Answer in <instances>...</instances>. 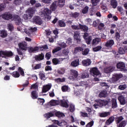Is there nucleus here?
<instances>
[{"mask_svg":"<svg viewBox=\"0 0 127 127\" xmlns=\"http://www.w3.org/2000/svg\"><path fill=\"white\" fill-rule=\"evenodd\" d=\"M108 96L107 93L106 91H101L99 95L100 98H107Z\"/></svg>","mask_w":127,"mask_h":127,"instance_id":"cd10ccee","label":"nucleus"},{"mask_svg":"<svg viewBox=\"0 0 127 127\" xmlns=\"http://www.w3.org/2000/svg\"><path fill=\"white\" fill-rule=\"evenodd\" d=\"M24 19L25 20H28V19H30L31 18V17L29 16V15L27 14H24L23 15Z\"/></svg>","mask_w":127,"mask_h":127,"instance_id":"e2e57ef3","label":"nucleus"},{"mask_svg":"<svg viewBox=\"0 0 127 127\" xmlns=\"http://www.w3.org/2000/svg\"><path fill=\"white\" fill-rule=\"evenodd\" d=\"M91 63H92V62L91 61V60L90 59L83 60L82 61V64L83 66H85V67H87V66H90Z\"/></svg>","mask_w":127,"mask_h":127,"instance_id":"ddd939ff","label":"nucleus"},{"mask_svg":"<svg viewBox=\"0 0 127 127\" xmlns=\"http://www.w3.org/2000/svg\"><path fill=\"white\" fill-rule=\"evenodd\" d=\"M117 68L118 69H121V70H124L126 68V64L124 62H119L117 64Z\"/></svg>","mask_w":127,"mask_h":127,"instance_id":"aec40b11","label":"nucleus"},{"mask_svg":"<svg viewBox=\"0 0 127 127\" xmlns=\"http://www.w3.org/2000/svg\"><path fill=\"white\" fill-rule=\"evenodd\" d=\"M63 54L65 55V56H68V54H69V51L67 49H64L63 50Z\"/></svg>","mask_w":127,"mask_h":127,"instance_id":"052dcab7","label":"nucleus"},{"mask_svg":"<svg viewBox=\"0 0 127 127\" xmlns=\"http://www.w3.org/2000/svg\"><path fill=\"white\" fill-rule=\"evenodd\" d=\"M26 12L28 15H29L30 17H32L34 14V8L33 7H30L26 10Z\"/></svg>","mask_w":127,"mask_h":127,"instance_id":"f3484780","label":"nucleus"},{"mask_svg":"<svg viewBox=\"0 0 127 127\" xmlns=\"http://www.w3.org/2000/svg\"><path fill=\"white\" fill-rule=\"evenodd\" d=\"M109 116H111V112H105L99 113V117H100V118H107V117H109Z\"/></svg>","mask_w":127,"mask_h":127,"instance_id":"4be33fe9","label":"nucleus"},{"mask_svg":"<svg viewBox=\"0 0 127 127\" xmlns=\"http://www.w3.org/2000/svg\"><path fill=\"white\" fill-rule=\"evenodd\" d=\"M11 75L12 77H14V78H19L20 76V74H19V72L18 71H13Z\"/></svg>","mask_w":127,"mask_h":127,"instance_id":"473e14b6","label":"nucleus"},{"mask_svg":"<svg viewBox=\"0 0 127 127\" xmlns=\"http://www.w3.org/2000/svg\"><path fill=\"white\" fill-rule=\"evenodd\" d=\"M71 17H73V18H77L79 16V13L75 12L74 13L71 12L70 14Z\"/></svg>","mask_w":127,"mask_h":127,"instance_id":"79ce46f5","label":"nucleus"},{"mask_svg":"<svg viewBox=\"0 0 127 127\" xmlns=\"http://www.w3.org/2000/svg\"><path fill=\"white\" fill-rule=\"evenodd\" d=\"M73 38L78 44L81 43V37H80V32L76 31L74 32Z\"/></svg>","mask_w":127,"mask_h":127,"instance_id":"39448f33","label":"nucleus"},{"mask_svg":"<svg viewBox=\"0 0 127 127\" xmlns=\"http://www.w3.org/2000/svg\"><path fill=\"white\" fill-rule=\"evenodd\" d=\"M111 29H110V33L111 34H114L115 33V31L114 30V29L116 28L117 27V25H116L115 24H112L111 25Z\"/></svg>","mask_w":127,"mask_h":127,"instance_id":"c9c22d12","label":"nucleus"},{"mask_svg":"<svg viewBox=\"0 0 127 127\" xmlns=\"http://www.w3.org/2000/svg\"><path fill=\"white\" fill-rule=\"evenodd\" d=\"M39 76L41 80H44V78H45V73H44L43 71H40Z\"/></svg>","mask_w":127,"mask_h":127,"instance_id":"4c0bfd02","label":"nucleus"},{"mask_svg":"<svg viewBox=\"0 0 127 127\" xmlns=\"http://www.w3.org/2000/svg\"><path fill=\"white\" fill-rule=\"evenodd\" d=\"M119 88L120 90H125V89H127V85L126 84L121 85L119 86Z\"/></svg>","mask_w":127,"mask_h":127,"instance_id":"4d7b16f0","label":"nucleus"},{"mask_svg":"<svg viewBox=\"0 0 127 127\" xmlns=\"http://www.w3.org/2000/svg\"><path fill=\"white\" fill-rule=\"evenodd\" d=\"M18 72H19L20 75H21L22 77H24V70H23V68H21V67H19Z\"/></svg>","mask_w":127,"mask_h":127,"instance_id":"a18cd8bd","label":"nucleus"},{"mask_svg":"<svg viewBox=\"0 0 127 127\" xmlns=\"http://www.w3.org/2000/svg\"><path fill=\"white\" fill-rule=\"evenodd\" d=\"M68 86H66V85L63 86L62 87V90L63 91V92H67V91H68Z\"/></svg>","mask_w":127,"mask_h":127,"instance_id":"69168bd1","label":"nucleus"},{"mask_svg":"<svg viewBox=\"0 0 127 127\" xmlns=\"http://www.w3.org/2000/svg\"><path fill=\"white\" fill-rule=\"evenodd\" d=\"M115 118L114 117V116L110 117L107 121H106V125L107 126H109V125H111L114 121H115Z\"/></svg>","mask_w":127,"mask_h":127,"instance_id":"bb28decb","label":"nucleus"},{"mask_svg":"<svg viewBox=\"0 0 127 127\" xmlns=\"http://www.w3.org/2000/svg\"><path fill=\"white\" fill-rule=\"evenodd\" d=\"M45 57L47 60H49L51 58V52H48L46 54Z\"/></svg>","mask_w":127,"mask_h":127,"instance_id":"5fc2aeb1","label":"nucleus"},{"mask_svg":"<svg viewBox=\"0 0 127 127\" xmlns=\"http://www.w3.org/2000/svg\"><path fill=\"white\" fill-rule=\"evenodd\" d=\"M112 107L113 109H116L118 108V103H117V99L116 98L112 99L111 101Z\"/></svg>","mask_w":127,"mask_h":127,"instance_id":"393cba45","label":"nucleus"},{"mask_svg":"<svg viewBox=\"0 0 127 127\" xmlns=\"http://www.w3.org/2000/svg\"><path fill=\"white\" fill-rule=\"evenodd\" d=\"M79 64L80 60H79V59H76L71 62L70 66H71V67H77V66H79Z\"/></svg>","mask_w":127,"mask_h":127,"instance_id":"6ab92c4d","label":"nucleus"},{"mask_svg":"<svg viewBox=\"0 0 127 127\" xmlns=\"http://www.w3.org/2000/svg\"><path fill=\"white\" fill-rule=\"evenodd\" d=\"M116 79L117 80V81H119V80H120V79H121V78H122V77H123V75H121V74H115L114 75H113Z\"/></svg>","mask_w":127,"mask_h":127,"instance_id":"6e6d98bb","label":"nucleus"},{"mask_svg":"<svg viewBox=\"0 0 127 127\" xmlns=\"http://www.w3.org/2000/svg\"><path fill=\"white\" fill-rule=\"evenodd\" d=\"M120 54H125L126 53V50L124 48L120 47L119 49V53Z\"/></svg>","mask_w":127,"mask_h":127,"instance_id":"603ef678","label":"nucleus"},{"mask_svg":"<svg viewBox=\"0 0 127 127\" xmlns=\"http://www.w3.org/2000/svg\"><path fill=\"white\" fill-rule=\"evenodd\" d=\"M90 74L93 76H99L100 74V70L96 67L91 68L90 70Z\"/></svg>","mask_w":127,"mask_h":127,"instance_id":"0eeeda50","label":"nucleus"},{"mask_svg":"<svg viewBox=\"0 0 127 127\" xmlns=\"http://www.w3.org/2000/svg\"><path fill=\"white\" fill-rule=\"evenodd\" d=\"M100 41H101V39H100V38H96L95 39L92 40V45H95V44H98V43H99Z\"/></svg>","mask_w":127,"mask_h":127,"instance_id":"58836bf2","label":"nucleus"},{"mask_svg":"<svg viewBox=\"0 0 127 127\" xmlns=\"http://www.w3.org/2000/svg\"><path fill=\"white\" fill-rule=\"evenodd\" d=\"M8 28L10 31H12V30H13V25L11 24H8Z\"/></svg>","mask_w":127,"mask_h":127,"instance_id":"338daca9","label":"nucleus"},{"mask_svg":"<svg viewBox=\"0 0 127 127\" xmlns=\"http://www.w3.org/2000/svg\"><path fill=\"white\" fill-rule=\"evenodd\" d=\"M94 125V122L91 121L86 125V127H92Z\"/></svg>","mask_w":127,"mask_h":127,"instance_id":"774afa93","label":"nucleus"},{"mask_svg":"<svg viewBox=\"0 0 127 127\" xmlns=\"http://www.w3.org/2000/svg\"><path fill=\"white\" fill-rule=\"evenodd\" d=\"M109 103L111 104V100H110V99L107 100H99L97 102V106H99V107H103V106H106L107 105L109 106Z\"/></svg>","mask_w":127,"mask_h":127,"instance_id":"20e7f679","label":"nucleus"},{"mask_svg":"<svg viewBox=\"0 0 127 127\" xmlns=\"http://www.w3.org/2000/svg\"><path fill=\"white\" fill-rule=\"evenodd\" d=\"M33 21L35 24L41 25L43 23L42 19L39 16H35L33 18Z\"/></svg>","mask_w":127,"mask_h":127,"instance_id":"423d86ee","label":"nucleus"},{"mask_svg":"<svg viewBox=\"0 0 127 127\" xmlns=\"http://www.w3.org/2000/svg\"><path fill=\"white\" fill-rule=\"evenodd\" d=\"M115 44V41L114 40H109L105 43V47H108L109 48H111V47Z\"/></svg>","mask_w":127,"mask_h":127,"instance_id":"2eb2a0df","label":"nucleus"},{"mask_svg":"<svg viewBox=\"0 0 127 127\" xmlns=\"http://www.w3.org/2000/svg\"><path fill=\"white\" fill-rule=\"evenodd\" d=\"M82 55H88V54H89V52H90V50H89L88 48L85 49H84V51H82Z\"/></svg>","mask_w":127,"mask_h":127,"instance_id":"de8ad7c7","label":"nucleus"},{"mask_svg":"<svg viewBox=\"0 0 127 127\" xmlns=\"http://www.w3.org/2000/svg\"><path fill=\"white\" fill-rule=\"evenodd\" d=\"M85 42H86L87 44H91V41H92V37L91 36L88 37L84 39Z\"/></svg>","mask_w":127,"mask_h":127,"instance_id":"a19ab883","label":"nucleus"},{"mask_svg":"<svg viewBox=\"0 0 127 127\" xmlns=\"http://www.w3.org/2000/svg\"><path fill=\"white\" fill-rule=\"evenodd\" d=\"M1 17L5 20H9L12 18V15L9 13H5L1 15Z\"/></svg>","mask_w":127,"mask_h":127,"instance_id":"9b49d317","label":"nucleus"},{"mask_svg":"<svg viewBox=\"0 0 127 127\" xmlns=\"http://www.w3.org/2000/svg\"><path fill=\"white\" fill-rule=\"evenodd\" d=\"M52 62L54 65H57V64H59L60 62L58 59L54 58L52 60Z\"/></svg>","mask_w":127,"mask_h":127,"instance_id":"864d4df0","label":"nucleus"},{"mask_svg":"<svg viewBox=\"0 0 127 127\" xmlns=\"http://www.w3.org/2000/svg\"><path fill=\"white\" fill-rule=\"evenodd\" d=\"M101 49H102V46H98L97 47L93 48V51L94 52H98V51H100Z\"/></svg>","mask_w":127,"mask_h":127,"instance_id":"c03bdc74","label":"nucleus"},{"mask_svg":"<svg viewBox=\"0 0 127 127\" xmlns=\"http://www.w3.org/2000/svg\"><path fill=\"white\" fill-rule=\"evenodd\" d=\"M89 11V6H86L83 9H82V13L83 14H86V13H88Z\"/></svg>","mask_w":127,"mask_h":127,"instance_id":"49530a36","label":"nucleus"},{"mask_svg":"<svg viewBox=\"0 0 127 127\" xmlns=\"http://www.w3.org/2000/svg\"><path fill=\"white\" fill-rule=\"evenodd\" d=\"M44 117L46 119H50V118H52V117H54V114L52 112H48L44 115Z\"/></svg>","mask_w":127,"mask_h":127,"instance_id":"7c9ffc66","label":"nucleus"},{"mask_svg":"<svg viewBox=\"0 0 127 127\" xmlns=\"http://www.w3.org/2000/svg\"><path fill=\"white\" fill-rule=\"evenodd\" d=\"M2 55H3V56H7V57H11V56H13V53H12V52L11 51H0V57L5 58V57H2Z\"/></svg>","mask_w":127,"mask_h":127,"instance_id":"7ed1b4c3","label":"nucleus"},{"mask_svg":"<svg viewBox=\"0 0 127 127\" xmlns=\"http://www.w3.org/2000/svg\"><path fill=\"white\" fill-rule=\"evenodd\" d=\"M60 47H61V49H64V48H66L67 47V44L66 43L63 42L59 44Z\"/></svg>","mask_w":127,"mask_h":127,"instance_id":"09e8293b","label":"nucleus"},{"mask_svg":"<svg viewBox=\"0 0 127 127\" xmlns=\"http://www.w3.org/2000/svg\"><path fill=\"white\" fill-rule=\"evenodd\" d=\"M89 73L87 72H84L82 74L81 76V79H85V78H88Z\"/></svg>","mask_w":127,"mask_h":127,"instance_id":"8fccbe9b","label":"nucleus"},{"mask_svg":"<svg viewBox=\"0 0 127 127\" xmlns=\"http://www.w3.org/2000/svg\"><path fill=\"white\" fill-rule=\"evenodd\" d=\"M118 100L119 101L121 105H125L126 104V99L125 96L121 95L118 97Z\"/></svg>","mask_w":127,"mask_h":127,"instance_id":"5701e85b","label":"nucleus"},{"mask_svg":"<svg viewBox=\"0 0 127 127\" xmlns=\"http://www.w3.org/2000/svg\"><path fill=\"white\" fill-rule=\"evenodd\" d=\"M58 25L60 27H65L66 26V23H64L62 20H59L58 22Z\"/></svg>","mask_w":127,"mask_h":127,"instance_id":"e433bc0d","label":"nucleus"},{"mask_svg":"<svg viewBox=\"0 0 127 127\" xmlns=\"http://www.w3.org/2000/svg\"><path fill=\"white\" fill-rule=\"evenodd\" d=\"M65 5V0H59L58 1H55L51 5L50 9L52 11H55L57 8V5L60 7H63Z\"/></svg>","mask_w":127,"mask_h":127,"instance_id":"f257e3e1","label":"nucleus"},{"mask_svg":"<svg viewBox=\"0 0 127 127\" xmlns=\"http://www.w3.org/2000/svg\"><path fill=\"white\" fill-rule=\"evenodd\" d=\"M91 1L93 6H96L100 2V0H91Z\"/></svg>","mask_w":127,"mask_h":127,"instance_id":"ea45409f","label":"nucleus"},{"mask_svg":"<svg viewBox=\"0 0 127 127\" xmlns=\"http://www.w3.org/2000/svg\"><path fill=\"white\" fill-rule=\"evenodd\" d=\"M79 26H80V29H82L84 32H87V31H88V26L86 25H83L81 24H79Z\"/></svg>","mask_w":127,"mask_h":127,"instance_id":"c756f323","label":"nucleus"},{"mask_svg":"<svg viewBox=\"0 0 127 127\" xmlns=\"http://www.w3.org/2000/svg\"><path fill=\"white\" fill-rule=\"evenodd\" d=\"M31 97L33 100H35L38 98V92L36 90H33L31 92Z\"/></svg>","mask_w":127,"mask_h":127,"instance_id":"a211bd4d","label":"nucleus"},{"mask_svg":"<svg viewBox=\"0 0 127 127\" xmlns=\"http://www.w3.org/2000/svg\"><path fill=\"white\" fill-rule=\"evenodd\" d=\"M43 14L45 17L48 19H50L51 18V17L50 16L51 11H50L49 9L47 8H45L43 11Z\"/></svg>","mask_w":127,"mask_h":127,"instance_id":"9d476101","label":"nucleus"},{"mask_svg":"<svg viewBox=\"0 0 127 127\" xmlns=\"http://www.w3.org/2000/svg\"><path fill=\"white\" fill-rule=\"evenodd\" d=\"M82 51H84V48L82 47H76V48H74V50L73 51L74 53L75 54H77L78 52H80Z\"/></svg>","mask_w":127,"mask_h":127,"instance_id":"a878e982","label":"nucleus"},{"mask_svg":"<svg viewBox=\"0 0 127 127\" xmlns=\"http://www.w3.org/2000/svg\"><path fill=\"white\" fill-rule=\"evenodd\" d=\"M12 20L15 21V24H17V25H20V24H21V18H20V17H19L18 15L12 16Z\"/></svg>","mask_w":127,"mask_h":127,"instance_id":"6e6552de","label":"nucleus"},{"mask_svg":"<svg viewBox=\"0 0 127 127\" xmlns=\"http://www.w3.org/2000/svg\"><path fill=\"white\" fill-rule=\"evenodd\" d=\"M60 104L61 107H63L64 108H68L69 107L68 103H67V101L64 99L60 100Z\"/></svg>","mask_w":127,"mask_h":127,"instance_id":"b1692460","label":"nucleus"},{"mask_svg":"<svg viewBox=\"0 0 127 127\" xmlns=\"http://www.w3.org/2000/svg\"><path fill=\"white\" fill-rule=\"evenodd\" d=\"M39 50V48L38 47H35V48L30 47L29 48V52L30 53H32V52H35V51H38Z\"/></svg>","mask_w":127,"mask_h":127,"instance_id":"2f4dec72","label":"nucleus"},{"mask_svg":"<svg viewBox=\"0 0 127 127\" xmlns=\"http://www.w3.org/2000/svg\"><path fill=\"white\" fill-rule=\"evenodd\" d=\"M41 68V63H40L35 65V67H34V69L37 70L38 69H40Z\"/></svg>","mask_w":127,"mask_h":127,"instance_id":"13d9d810","label":"nucleus"},{"mask_svg":"<svg viewBox=\"0 0 127 127\" xmlns=\"http://www.w3.org/2000/svg\"><path fill=\"white\" fill-rule=\"evenodd\" d=\"M55 115V116L57 117L58 118H63V117H65V115L60 112H56Z\"/></svg>","mask_w":127,"mask_h":127,"instance_id":"f704fd0d","label":"nucleus"},{"mask_svg":"<svg viewBox=\"0 0 127 127\" xmlns=\"http://www.w3.org/2000/svg\"><path fill=\"white\" fill-rule=\"evenodd\" d=\"M71 28L75 30H79L80 29V26L76 25H72Z\"/></svg>","mask_w":127,"mask_h":127,"instance_id":"0e129e2a","label":"nucleus"},{"mask_svg":"<svg viewBox=\"0 0 127 127\" xmlns=\"http://www.w3.org/2000/svg\"><path fill=\"white\" fill-rule=\"evenodd\" d=\"M51 87H52L51 84L44 85L42 90V93H46V92H48V91L51 89Z\"/></svg>","mask_w":127,"mask_h":127,"instance_id":"f8f14e48","label":"nucleus"},{"mask_svg":"<svg viewBox=\"0 0 127 127\" xmlns=\"http://www.w3.org/2000/svg\"><path fill=\"white\" fill-rule=\"evenodd\" d=\"M124 119L123 116H117L115 117V122L117 125V127H125L127 126V121H123Z\"/></svg>","mask_w":127,"mask_h":127,"instance_id":"f03ea898","label":"nucleus"},{"mask_svg":"<svg viewBox=\"0 0 127 127\" xmlns=\"http://www.w3.org/2000/svg\"><path fill=\"white\" fill-rule=\"evenodd\" d=\"M18 45L21 50H27V43L23 41L19 43Z\"/></svg>","mask_w":127,"mask_h":127,"instance_id":"1a4fd4ad","label":"nucleus"},{"mask_svg":"<svg viewBox=\"0 0 127 127\" xmlns=\"http://www.w3.org/2000/svg\"><path fill=\"white\" fill-rule=\"evenodd\" d=\"M70 74L73 80L77 79V77H78V71H77L76 70L71 69L70 70Z\"/></svg>","mask_w":127,"mask_h":127,"instance_id":"dca6fc26","label":"nucleus"},{"mask_svg":"<svg viewBox=\"0 0 127 127\" xmlns=\"http://www.w3.org/2000/svg\"><path fill=\"white\" fill-rule=\"evenodd\" d=\"M5 8V3H1L0 4V11H2L3 9Z\"/></svg>","mask_w":127,"mask_h":127,"instance_id":"680f3d73","label":"nucleus"},{"mask_svg":"<svg viewBox=\"0 0 127 127\" xmlns=\"http://www.w3.org/2000/svg\"><path fill=\"white\" fill-rule=\"evenodd\" d=\"M60 50H61V47H58L53 50L52 53L53 54H55V53H57V52H58V51H60Z\"/></svg>","mask_w":127,"mask_h":127,"instance_id":"37998d69","label":"nucleus"},{"mask_svg":"<svg viewBox=\"0 0 127 127\" xmlns=\"http://www.w3.org/2000/svg\"><path fill=\"white\" fill-rule=\"evenodd\" d=\"M114 71V67L113 66H109L104 68V72L106 74H110L111 72Z\"/></svg>","mask_w":127,"mask_h":127,"instance_id":"412c9836","label":"nucleus"},{"mask_svg":"<svg viewBox=\"0 0 127 127\" xmlns=\"http://www.w3.org/2000/svg\"><path fill=\"white\" fill-rule=\"evenodd\" d=\"M0 36L2 38H4L5 37H6L7 36V33L5 30H2L0 31Z\"/></svg>","mask_w":127,"mask_h":127,"instance_id":"72a5a7b5","label":"nucleus"},{"mask_svg":"<svg viewBox=\"0 0 127 127\" xmlns=\"http://www.w3.org/2000/svg\"><path fill=\"white\" fill-rule=\"evenodd\" d=\"M36 61H41L44 59V54L41 53L35 56Z\"/></svg>","mask_w":127,"mask_h":127,"instance_id":"4468645a","label":"nucleus"},{"mask_svg":"<svg viewBox=\"0 0 127 127\" xmlns=\"http://www.w3.org/2000/svg\"><path fill=\"white\" fill-rule=\"evenodd\" d=\"M111 4L113 8H116L117 6H118V1H117V0H111Z\"/></svg>","mask_w":127,"mask_h":127,"instance_id":"c85d7f7f","label":"nucleus"},{"mask_svg":"<svg viewBox=\"0 0 127 127\" xmlns=\"http://www.w3.org/2000/svg\"><path fill=\"white\" fill-rule=\"evenodd\" d=\"M55 80L56 81H57V82L63 83V82H65V81H66V78H65V77H63V78H56Z\"/></svg>","mask_w":127,"mask_h":127,"instance_id":"3c124183","label":"nucleus"},{"mask_svg":"<svg viewBox=\"0 0 127 127\" xmlns=\"http://www.w3.org/2000/svg\"><path fill=\"white\" fill-rule=\"evenodd\" d=\"M21 0H14L13 3L16 5H19V4H21Z\"/></svg>","mask_w":127,"mask_h":127,"instance_id":"bf43d9fd","label":"nucleus"}]
</instances>
